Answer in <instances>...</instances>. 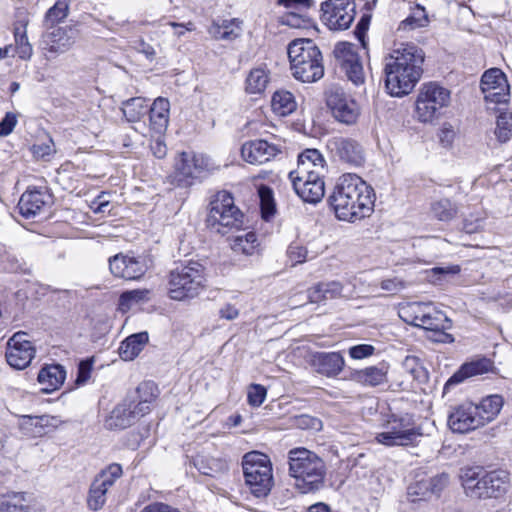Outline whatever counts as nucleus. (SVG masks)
<instances>
[{
	"label": "nucleus",
	"mask_w": 512,
	"mask_h": 512,
	"mask_svg": "<svg viewBox=\"0 0 512 512\" xmlns=\"http://www.w3.org/2000/svg\"><path fill=\"white\" fill-rule=\"evenodd\" d=\"M328 202L339 220L355 222L373 212L375 193L360 176L345 173L338 178Z\"/></svg>",
	"instance_id": "obj_1"
},
{
	"label": "nucleus",
	"mask_w": 512,
	"mask_h": 512,
	"mask_svg": "<svg viewBox=\"0 0 512 512\" xmlns=\"http://www.w3.org/2000/svg\"><path fill=\"white\" fill-rule=\"evenodd\" d=\"M424 52L412 43L401 44L384 59L385 86L392 96L409 94L419 82Z\"/></svg>",
	"instance_id": "obj_2"
},
{
	"label": "nucleus",
	"mask_w": 512,
	"mask_h": 512,
	"mask_svg": "<svg viewBox=\"0 0 512 512\" xmlns=\"http://www.w3.org/2000/svg\"><path fill=\"white\" fill-rule=\"evenodd\" d=\"M289 475L301 493H309L323 487L326 465L316 453L298 447L288 452Z\"/></svg>",
	"instance_id": "obj_3"
},
{
	"label": "nucleus",
	"mask_w": 512,
	"mask_h": 512,
	"mask_svg": "<svg viewBox=\"0 0 512 512\" xmlns=\"http://www.w3.org/2000/svg\"><path fill=\"white\" fill-rule=\"evenodd\" d=\"M205 267L198 261L181 263L168 275V296L175 301L196 298L205 289Z\"/></svg>",
	"instance_id": "obj_4"
},
{
	"label": "nucleus",
	"mask_w": 512,
	"mask_h": 512,
	"mask_svg": "<svg viewBox=\"0 0 512 512\" xmlns=\"http://www.w3.org/2000/svg\"><path fill=\"white\" fill-rule=\"evenodd\" d=\"M293 76L302 82H315L323 77L322 54L311 39H296L287 48Z\"/></svg>",
	"instance_id": "obj_5"
},
{
	"label": "nucleus",
	"mask_w": 512,
	"mask_h": 512,
	"mask_svg": "<svg viewBox=\"0 0 512 512\" xmlns=\"http://www.w3.org/2000/svg\"><path fill=\"white\" fill-rule=\"evenodd\" d=\"M375 436L377 443L386 447L416 446L423 436L422 428L411 414H392Z\"/></svg>",
	"instance_id": "obj_6"
},
{
	"label": "nucleus",
	"mask_w": 512,
	"mask_h": 512,
	"mask_svg": "<svg viewBox=\"0 0 512 512\" xmlns=\"http://www.w3.org/2000/svg\"><path fill=\"white\" fill-rule=\"evenodd\" d=\"M243 218V213L234 204L233 196L227 191H220L210 202L206 224L211 230L224 235L233 229H240Z\"/></svg>",
	"instance_id": "obj_7"
},
{
	"label": "nucleus",
	"mask_w": 512,
	"mask_h": 512,
	"mask_svg": "<svg viewBox=\"0 0 512 512\" xmlns=\"http://www.w3.org/2000/svg\"><path fill=\"white\" fill-rule=\"evenodd\" d=\"M242 468L250 492L257 498L266 497L274 484L270 458L258 451L246 453Z\"/></svg>",
	"instance_id": "obj_8"
},
{
	"label": "nucleus",
	"mask_w": 512,
	"mask_h": 512,
	"mask_svg": "<svg viewBox=\"0 0 512 512\" xmlns=\"http://www.w3.org/2000/svg\"><path fill=\"white\" fill-rule=\"evenodd\" d=\"M464 481L466 494L471 498L490 499L504 495L509 486V473L504 469L485 472L478 478V474L467 473Z\"/></svg>",
	"instance_id": "obj_9"
},
{
	"label": "nucleus",
	"mask_w": 512,
	"mask_h": 512,
	"mask_svg": "<svg viewBox=\"0 0 512 512\" xmlns=\"http://www.w3.org/2000/svg\"><path fill=\"white\" fill-rule=\"evenodd\" d=\"M449 101L448 89L436 83L424 84L416 100V115L421 122H430Z\"/></svg>",
	"instance_id": "obj_10"
},
{
	"label": "nucleus",
	"mask_w": 512,
	"mask_h": 512,
	"mask_svg": "<svg viewBox=\"0 0 512 512\" xmlns=\"http://www.w3.org/2000/svg\"><path fill=\"white\" fill-rule=\"evenodd\" d=\"M354 0H327L321 4L322 21L330 30H346L355 17Z\"/></svg>",
	"instance_id": "obj_11"
},
{
	"label": "nucleus",
	"mask_w": 512,
	"mask_h": 512,
	"mask_svg": "<svg viewBox=\"0 0 512 512\" xmlns=\"http://www.w3.org/2000/svg\"><path fill=\"white\" fill-rule=\"evenodd\" d=\"M327 106L333 117L340 123L353 125L360 115L357 102L348 96L342 89L333 88L327 94Z\"/></svg>",
	"instance_id": "obj_12"
},
{
	"label": "nucleus",
	"mask_w": 512,
	"mask_h": 512,
	"mask_svg": "<svg viewBox=\"0 0 512 512\" xmlns=\"http://www.w3.org/2000/svg\"><path fill=\"white\" fill-rule=\"evenodd\" d=\"M36 349L25 332H16L7 342V363L17 370L25 369L35 357Z\"/></svg>",
	"instance_id": "obj_13"
},
{
	"label": "nucleus",
	"mask_w": 512,
	"mask_h": 512,
	"mask_svg": "<svg viewBox=\"0 0 512 512\" xmlns=\"http://www.w3.org/2000/svg\"><path fill=\"white\" fill-rule=\"evenodd\" d=\"M209 165V159L204 155L182 152L175 162V180L179 185H191L193 179L209 169Z\"/></svg>",
	"instance_id": "obj_14"
},
{
	"label": "nucleus",
	"mask_w": 512,
	"mask_h": 512,
	"mask_svg": "<svg viewBox=\"0 0 512 512\" xmlns=\"http://www.w3.org/2000/svg\"><path fill=\"white\" fill-rule=\"evenodd\" d=\"M481 90L486 102L506 103L509 98V85L505 74L498 68H491L481 77Z\"/></svg>",
	"instance_id": "obj_15"
},
{
	"label": "nucleus",
	"mask_w": 512,
	"mask_h": 512,
	"mask_svg": "<svg viewBox=\"0 0 512 512\" xmlns=\"http://www.w3.org/2000/svg\"><path fill=\"white\" fill-rule=\"evenodd\" d=\"M328 148L332 155L342 163L359 167L365 162L364 149L355 139L334 137L329 140Z\"/></svg>",
	"instance_id": "obj_16"
},
{
	"label": "nucleus",
	"mask_w": 512,
	"mask_h": 512,
	"mask_svg": "<svg viewBox=\"0 0 512 512\" xmlns=\"http://www.w3.org/2000/svg\"><path fill=\"white\" fill-rule=\"evenodd\" d=\"M109 269L113 276L125 280H138L147 271L145 259L119 253L109 258Z\"/></svg>",
	"instance_id": "obj_17"
},
{
	"label": "nucleus",
	"mask_w": 512,
	"mask_h": 512,
	"mask_svg": "<svg viewBox=\"0 0 512 512\" xmlns=\"http://www.w3.org/2000/svg\"><path fill=\"white\" fill-rule=\"evenodd\" d=\"M334 54L348 79L357 86L363 84L365 81L363 66L353 45L345 42L338 43Z\"/></svg>",
	"instance_id": "obj_18"
},
{
	"label": "nucleus",
	"mask_w": 512,
	"mask_h": 512,
	"mask_svg": "<svg viewBox=\"0 0 512 512\" xmlns=\"http://www.w3.org/2000/svg\"><path fill=\"white\" fill-rule=\"evenodd\" d=\"M448 425L453 432L457 433H467L481 427L475 404L465 402L452 407L448 415Z\"/></svg>",
	"instance_id": "obj_19"
},
{
	"label": "nucleus",
	"mask_w": 512,
	"mask_h": 512,
	"mask_svg": "<svg viewBox=\"0 0 512 512\" xmlns=\"http://www.w3.org/2000/svg\"><path fill=\"white\" fill-rule=\"evenodd\" d=\"M281 148L279 144L257 139L244 143L241 148V155L250 164L262 165L280 154L282 152Z\"/></svg>",
	"instance_id": "obj_20"
},
{
	"label": "nucleus",
	"mask_w": 512,
	"mask_h": 512,
	"mask_svg": "<svg viewBox=\"0 0 512 512\" xmlns=\"http://www.w3.org/2000/svg\"><path fill=\"white\" fill-rule=\"evenodd\" d=\"M52 201V196L46 190L32 189L22 194L18 202L19 213L26 219L41 214Z\"/></svg>",
	"instance_id": "obj_21"
},
{
	"label": "nucleus",
	"mask_w": 512,
	"mask_h": 512,
	"mask_svg": "<svg viewBox=\"0 0 512 512\" xmlns=\"http://www.w3.org/2000/svg\"><path fill=\"white\" fill-rule=\"evenodd\" d=\"M296 194L307 203H318L325 195L322 176L311 178H289Z\"/></svg>",
	"instance_id": "obj_22"
},
{
	"label": "nucleus",
	"mask_w": 512,
	"mask_h": 512,
	"mask_svg": "<svg viewBox=\"0 0 512 512\" xmlns=\"http://www.w3.org/2000/svg\"><path fill=\"white\" fill-rule=\"evenodd\" d=\"M76 33L71 27H56L45 38V49L53 54H62L72 48Z\"/></svg>",
	"instance_id": "obj_23"
},
{
	"label": "nucleus",
	"mask_w": 512,
	"mask_h": 512,
	"mask_svg": "<svg viewBox=\"0 0 512 512\" xmlns=\"http://www.w3.org/2000/svg\"><path fill=\"white\" fill-rule=\"evenodd\" d=\"M345 364L339 352H318L312 356L311 365L319 374L327 377L337 376Z\"/></svg>",
	"instance_id": "obj_24"
},
{
	"label": "nucleus",
	"mask_w": 512,
	"mask_h": 512,
	"mask_svg": "<svg viewBox=\"0 0 512 512\" xmlns=\"http://www.w3.org/2000/svg\"><path fill=\"white\" fill-rule=\"evenodd\" d=\"M492 363L488 359H480L470 363L463 364L446 382L444 391L462 383L465 379L484 374L490 370Z\"/></svg>",
	"instance_id": "obj_25"
},
{
	"label": "nucleus",
	"mask_w": 512,
	"mask_h": 512,
	"mask_svg": "<svg viewBox=\"0 0 512 512\" xmlns=\"http://www.w3.org/2000/svg\"><path fill=\"white\" fill-rule=\"evenodd\" d=\"M388 365L380 363L377 366H369L364 369L354 370L351 379L365 386H378L387 381Z\"/></svg>",
	"instance_id": "obj_26"
},
{
	"label": "nucleus",
	"mask_w": 512,
	"mask_h": 512,
	"mask_svg": "<svg viewBox=\"0 0 512 512\" xmlns=\"http://www.w3.org/2000/svg\"><path fill=\"white\" fill-rule=\"evenodd\" d=\"M169 109V101L162 97L154 100L153 104L149 106L150 126L154 132L163 134L166 131L169 123Z\"/></svg>",
	"instance_id": "obj_27"
},
{
	"label": "nucleus",
	"mask_w": 512,
	"mask_h": 512,
	"mask_svg": "<svg viewBox=\"0 0 512 512\" xmlns=\"http://www.w3.org/2000/svg\"><path fill=\"white\" fill-rule=\"evenodd\" d=\"M133 402L125 399L122 403L118 404L111 412L110 416L105 422L109 429H125L136 422L134 414H132Z\"/></svg>",
	"instance_id": "obj_28"
},
{
	"label": "nucleus",
	"mask_w": 512,
	"mask_h": 512,
	"mask_svg": "<svg viewBox=\"0 0 512 512\" xmlns=\"http://www.w3.org/2000/svg\"><path fill=\"white\" fill-rule=\"evenodd\" d=\"M66 372L59 364L47 365L39 373L37 380L42 386L41 390L50 393L57 390L64 382Z\"/></svg>",
	"instance_id": "obj_29"
},
{
	"label": "nucleus",
	"mask_w": 512,
	"mask_h": 512,
	"mask_svg": "<svg viewBox=\"0 0 512 512\" xmlns=\"http://www.w3.org/2000/svg\"><path fill=\"white\" fill-rule=\"evenodd\" d=\"M343 286L340 282H321L307 290L310 303H324L342 296Z\"/></svg>",
	"instance_id": "obj_30"
},
{
	"label": "nucleus",
	"mask_w": 512,
	"mask_h": 512,
	"mask_svg": "<svg viewBox=\"0 0 512 512\" xmlns=\"http://www.w3.org/2000/svg\"><path fill=\"white\" fill-rule=\"evenodd\" d=\"M241 24L242 22L236 18L225 19L220 22H213L208 31L215 39L232 41L241 35Z\"/></svg>",
	"instance_id": "obj_31"
},
{
	"label": "nucleus",
	"mask_w": 512,
	"mask_h": 512,
	"mask_svg": "<svg viewBox=\"0 0 512 512\" xmlns=\"http://www.w3.org/2000/svg\"><path fill=\"white\" fill-rule=\"evenodd\" d=\"M193 465L203 475L218 477L228 470V463L221 458L197 455L193 458Z\"/></svg>",
	"instance_id": "obj_32"
},
{
	"label": "nucleus",
	"mask_w": 512,
	"mask_h": 512,
	"mask_svg": "<svg viewBox=\"0 0 512 512\" xmlns=\"http://www.w3.org/2000/svg\"><path fill=\"white\" fill-rule=\"evenodd\" d=\"M432 305L423 302H409L400 305L399 317L407 324L419 327Z\"/></svg>",
	"instance_id": "obj_33"
},
{
	"label": "nucleus",
	"mask_w": 512,
	"mask_h": 512,
	"mask_svg": "<svg viewBox=\"0 0 512 512\" xmlns=\"http://www.w3.org/2000/svg\"><path fill=\"white\" fill-rule=\"evenodd\" d=\"M477 407V418L480 420V426L493 421L500 413L503 406V399L500 395H490L484 398Z\"/></svg>",
	"instance_id": "obj_34"
},
{
	"label": "nucleus",
	"mask_w": 512,
	"mask_h": 512,
	"mask_svg": "<svg viewBox=\"0 0 512 512\" xmlns=\"http://www.w3.org/2000/svg\"><path fill=\"white\" fill-rule=\"evenodd\" d=\"M29 20L24 18L18 20L14 26V39L16 44V52L20 59L29 60L33 55V47L27 37V26Z\"/></svg>",
	"instance_id": "obj_35"
},
{
	"label": "nucleus",
	"mask_w": 512,
	"mask_h": 512,
	"mask_svg": "<svg viewBox=\"0 0 512 512\" xmlns=\"http://www.w3.org/2000/svg\"><path fill=\"white\" fill-rule=\"evenodd\" d=\"M148 339L147 332L130 335L121 343L119 348L120 357L125 361L133 360L143 350Z\"/></svg>",
	"instance_id": "obj_36"
},
{
	"label": "nucleus",
	"mask_w": 512,
	"mask_h": 512,
	"mask_svg": "<svg viewBox=\"0 0 512 512\" xmlns=\"http://www.w3.org/2000/svg\"><path fill=\"white\" fill-rule=\"evenodd\" d=\"M149 104L143 97H134L122 102L121 110L128 122H138L148 113Z\"/></svg>",
	"instance_id": "obj_37"
},
{
	"label": "nucleus",
	"mask_w": 512,
	"mask_h": 512,
	"mask_svg": "<svg viewBox=\"0 0 512 512\" xmlns=\"http://www.w3.org/2000/svg\"><path fill=\"white\" fill-rule=\"evenodd\" d=\"M269 83V73L266 69L253 68L245 81V90L249 94H261L265 91Z\"/></svg>",
	"instance_id": "obj_38"
},
{
	"label": "nucleus",
	"mask_w": 512,
	"mask_h": 512,
	"mask_svg": "<svg viewBox=\"0 0 512 512\" xmlns=\"http://www.w3.org/2000/svg\"><path fill=\"white\" fill-rule=\"evenodd\" d=\"M271 105L274 112L281 116L291 114L297 107L293 94L285 90L276 91L273 94Z\"/></svg>",
	"instance_id": "obj_39"
},
{
	"label": "nucleus",
	"mask_w": 512,
	"mask_h": 512,
	"mask_svg": "<svg viewBox=\"0 0 512 512\" xmlns=\"http://www.w3.org/2000/svg\"><path fill=\"white\" fill-rule=\"evenodd\" d=\"M451 327V320L442 311L436 310L434 307H431L419 325V328H422L428 332L439 328L450 329Z\"/></svg>",
	"instance_id": "obj_40"
},
{
	"label": "nucleus",
	"mask_w": 512,
	"mask_h": 512,
	"mask_svg": "<svg viewBox=\"0 0 512 512\" xmlns=\"http://www.w3.org/2000/svg\"><path fill=\"white\" fill-rule=\"evenodd\" d=\"M122 474V466L118 463H112L105 469L101 470L93 482L99 487L105 489V492L108 493V490L114 485L116 480L122 476Z\"/></svg>",
	"instance_id": "obj_41"
},
{
	"label": "nucleus",
	"mask_w": 512,
	"mask_h": 512,
	"mask_svg": "<svg viewBox=\"0 0 512 512\" xmlns=\"http://www.w3.org/2000/svg\"><path fill=\"white\" fill-rule=\"evenodd\" d=\"M457 213V205L448 198L437 200L431 204V214L439 221H451Z\"/></svg>",
	"instance_id": "obj_42"
},
{
	"label": "nucleus",
	"mask_w": 512,
	"mask_h": 512,
	"mask_svg": "<svg viewBox=\"0 0 512 512\" xmlns=\"http://www.w3.org/2000/svg\"><path fill=\"white\" fill-rule=\"evenodd\" d=\"M154 388L155 387H154L153 383H149V382L142 383L137 388V393L140 394L143 391H145V392L146 391H153ZM154 397H155V395L153 394V392H151L149 397H146V398L142 399V397L139 396L140 399L137 402L135 400H131L133 402V404H132V410H133L132 414H134L136 421L138 419H140L141 417H143L144 415H146L147 413L150 412L151 402L154 399Z\"/></svg>",
	"instance_id": "obj_43"
},
{
	"label": "nucleus",
	"mask_w": 512,
	"mask_h": 512,
	"mask_svg": "<svg viewBox=\"0 0 512 512\" xmlns=\"http://www.w3.org/2000/svg\"><path fill=\"white\" fill-rule=\"evenodd\" d=\"M258 245L257 235L254 232H247L236 236L231 243V248L236 253L249 256L255 253Z\"/></svg>",
	"instance_id": "obj_44"
},
{
	"label": "nucleus",
	"mask_w": 512,
	"mask_h": 512,
	"mask_svg": "<svg viewBox=\"0 0 512 512\" xmlns=\"http://www.w3.org/2000/svg\"><path fill=\"white\" fill-rule=\"evenodd\" d=\"M0 512H30V500L25 493H15L0 504Z\"/></svg>",
	"instance_id": "obj_45"
},
{
	"label": "nucleus",
	"mask_w": 512,
	"mask_h": 512,
	"mask_svg": "<svg viewBox=\"0 0 512 512\" xmlns=\"http://www.w3.org/2000/svg\"><path fill=\"white\" fill-rule=\"evenodd\" d=\"M69 3L70 0H57L46 12L44 24L53 27L55 24L64 20L69 13Z\"/></svg>",
	"instance_id": "obj_46"
},
{
	"label": "nucleus",
	"mask_w": 512,
	"mask_h": 512,
	"mask_svg": "<svg viewBox=\"0 0 512 512\" xmlns=\"http://www.w3.org/2000/svg\"><path fill=\"white\" fill-rule=\"evenodd\" d=\"M495 135L500 143L509 141L512 137V114L501 112L497 116Z\"/></svg>",
	"instance_id": "obj_47"
},
{
	"label": "nucleus",
	"mask_w": 512,
	"mask_h": 512,
	"mask_svg": "<svg viewBox=\"0 0 512 512\" xmlns=\"http://www.w3.org/2000/svg\"><path fill=\"white\" fill-rule=\"evenodd\" d=\"M149 291L146 289H135L123 292L119 297V309L128 311L132 305L138 304L147 299Z\"/></svg>",
	"instance_id": "obj_48"
},
{
	"label": "nucleus",
	"mask_w": 512,
	"mask_h": 512,
	"mask_svg": "<svg viewBox=\"0 0 512 512\" xmlns=\"http://www.w3.org/2000/svg\"><path fill=\"white\" fill-rule=\"evenodd\" d=\"M258 196L260 199L262 217L267 220L270 216L274 215L275 213L273 191L270 187L266 185H261L258 188Z\"/></svg>",
	"instance_id": "obj_49"
},
{
	"label": "nucleus",
	"mask_w": 512,
	"mask_h": 512,
	"mask_svg": "<svg viewBox=\"0 0 512 512\" xmlns=\"http://www.w3.org/2000/svg\"><path fill=\"white\" fill-rule=\"evenodd\" d=\"M19 428L28 437L35 438L43 436V429L38 424L36 416L23 415L20 418Z\"/></svg>",
	"instance_id": "obj_50"
},
{
	"label": "nucleus",
	"mask_w": 512,
	"mask_h": 512,
	"mask_svg": "<svg viewBox=\"0 0 512 512\" xmlns=\"http://www.w3.org/2000/svg\"><path fill=\"white\" fill-rule=\"evenodd\" d=\"M106 495L105 489L92 482L87 497V506L89 509L93 511L102 509L106 503Z\"/></svg>",
	"instance_id": "obj_51"
},
{
	"label": "nucleus",
	"mask_w": 512,
	"mask_h": 512,
	"mask_svg": "<svg viewBox=\"0 0 512 512\" xmlns=\"http://www.w3.org/2000/svg\"><path fill=\"white\" fill-rule=\"evenodd\" d=\"M428 23L427 15L423 7L417 6L413 11L412 15L403 20L400 24V28L406 29L407 27L414 29L417 27H423Z\"/></svg>",
	"instance_id": "obj_52"
},
{
	"label": "nucleus",
	"mask_w": 512,
	"mask_h": 512,
	"mask_svg": "<svg viewBox=\"0 0 512 512\" xmlns=\"http://www.w3.org/2000/svg\"><path fill=\"white\" fill-rule=\"evenodd\" d=\"M314 163L318 170H325V159L317 149H306L298 156V165Z\"/></svg>",
	"instance_id": "obj_53"
},
{
	"label": "nucleus",
	"mask_w": 512,
	"mask_h": 512,
	"mask_svg": "<svg viewBox=\"0 0 512 512\" xmlns=\"http://www.w3.org/2000/svg\"><path fill=\"white\" fill-rule=\"evenodd\" d=\"M293 425L299 429H310L319 431L322 429V422L319 418L307 414H301L293 418Z\"/></svg>",
	"instance_id": "obj_54"
},
{
	"label": "nucleus",
	"mask_w": 512,
	"mask_h": 512,
	"mask_svg": "<svg viewBox=\"0 0 512 512\" xmlns=\"http://www.w3.org/2000/svg\"><path fill=\"white\" fill-rule=\"evenodd\" d=\"M314 163L299 164L295 171L289 173V178H311L323 176L324 170H318Z\"/></svg>",
	"instance_id": "obj_55"
},
{
	"label": "nucleus",
	"mask_w": 512,
	"mask_h": 512,
	"mask_svg": "<svg viewBox=\"0 0 512 512\" xmlns=\"http://www.w3.org/2000/svg\"><path fill=\"white\" fill-rule=\"evenodd\" d=\"M448 475L440 474L429 479H422L420 487L422 485H428L427 487L430 489V494L438 495L448 484Z\"/></svg>",
	"instance_id": "obj_56"
},
{
	"label": "nucleus",
	"mask_w": 512,
	"mask_h": 512,
	"mask_svg": "<svg viewBox=\"0 0 512 512\" xmlns=\"http://www.w3.org/2000/svg\"><path fill=\"white\" fill-rule=\"evenodd\" d=\"M267 391L264 386L259 384H252L248 389V403L251 406L259 407L266 398Z\"/></svg>",
	"instance_id": "obj_57"
},
{
	"label": "nucleus",
	"mask_w": 512,
	"mask_h": 512,
	"mask_svg": "<svg viewBox=\"0 0 512 512\" xmlns=\"http://www.w3.org/2000/svg\"><path fill=\"white\" fill-rule=\"evenodd\" d=\"M348 352L351 358L360 360L372 356L375 347L370 344H358L350 347Z\"/></svg>",
	"instance_id": "obj_58"
},
{
	"label": "nucleus",
	"mask_w": 512,
	"mask_h": 512,
	"mask_svg": "<svg viewBox=\"0 0 512 512\" xmlns=\"http://www.w3.org/2000/svg\"><path fill=\"white\" fill-rule=\"evenodd\" d=\"M17 124V117L12 112H7L4 118L0 121V136L9 135Z\"/></svg>",
	"instance_id": "obj_59"
},
{
	"label": "nucleus",
	"mask_w": 512,
	"mask_h": 512,
	"mask_svg": "<svg viewBox=\"0 0 512 512\" xmlns=\"http://www.w3.org/2000/svg\"><path fill=\"white\" fill-rule=\"evenodd\" d=\"M307 254V249L299 245H290L288 248V256L293 264L304 262L307 259Z\"/></svg>",
	"instance_id": "obj_60"
},
{
	"label": "nucleus",
	"mask_w": 512,
	"mask_h": 512,
	"mask_svg": "<svg viewBox=\"0 0 512 512\" xmlns=\"http://www.w3.org/2000/svg\"><path fill=\"white\" fill-rule=\"evenodd\" d=\"M92 369V364L89 361H81L78 366L77 377L75 383L77 385H82L87 382L90 378Z\"/></svg>",
	"instance_id": "obj_61"
},
{
	"label": "nucleus",
	"mask_w": 512,
	"mask_h": 512,
	"mask_svg": "<svg viewBox=\"0 0 512 512\" xmlns=\"http://www.w3.org/2000/svg\"><path fill=\"white\" fill-rule=\"evenodd\" d=\"M448 329H434L431 331V335L428 336L434 342L437 343H452L454 338L451 334L447 333Z\"/></svg>",
	"instance_id": "obj_62"
},
{
	"label": "nucleus",
	"mask_w": 512,
	"mask_h": 512,
	"mask_svg": "<svg viewBox=\"0 0 512 512\" xmlns=\"http://www.w3.org/2000/svg\"><path fill=\"white\" fill-rule=\"evenodd\" d=\"M380 286L383 290L392 293H397L405 288L404 282L397 278L382 280Z\"/></svg>",
	"instance_id": "obj_63"
},
{
	"label": "nucleus",
	"mask_w": 512,
	"mask_h": 512,
	"mask_svg": "<svg viewBox=\"0 0 512 512\" xmlns=\"http://www.w3.org/2000/svg\"><path fill=\"white\" fill-rule=\"evenodd\" d=\"M140 512H180L176 508H173L164 503H152L144 507Z\"/></svg>",
	"instance_id": "obj_64"
}]
</instances>
